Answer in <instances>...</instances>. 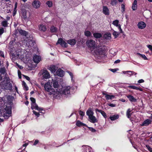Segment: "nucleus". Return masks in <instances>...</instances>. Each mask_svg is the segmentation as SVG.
I'll return each mask as SVG.
<instances>
[{"label":"nucleus","instance_id":"obj_47","mask_svg":"<svg viewBox=\"0 0 152 152\" xmlns=\"http://www.w3.org/2000/svg\"><path fill=\"white\" fill-rule=\"evenodd\" d=\"M121 6V11H122V12H124L125 11V5L124 4H122Z\"/></svg>","mask_w":152,"mask_h":152},{"label":"nucleus","instance_id":"obj_59","mask_svg":"<svg viewBox=\"0 0 152 152\" xmlns=\"http://www.w3.org/2000/svg\"><path fill=\"white\" fill-rule=\"evenodd\" d=\"M24 77H25V78L28 80V81H29L30 80V78H29V77H28V76H26V75H24Z\"/></svg>","mask_w":152,"mask_h":152},{"label":"nucleus","instance_id":"obj_10","mask_svg":"<svg viewBox=\"0 0 152 152\" xmlns=\"http://www.w3.org/2000/svg\"><path fill=\"white\" fill-rule=\"evenodd\" d=\"M58 67L54 65H51L48 66V69L50 70L51 73L54 74Z\"/></svg>","mask_w":152,"mask_h":152},{"label":"nucleus","instance_id":"obj_9","mask_svg":"<svg viewBox=\"0 0 152 152\" xmlns=\"http://www.w3.org/2000/svg\"><path fill=\"white\" fill-rule=\"evenodd\" d=\"M95 52L97 56V57L98 59L103 60V58L105 57V56L104 53L101 50L99 51H96Z\"/></svg>","mask_w":152,"mask_h":152},{"label":"nucleus","instance_id":"obj_27","mask_svg":"<svg viewBox=\"0 0 152 152\" xmlns=\"http://www.w3.org/2000/svg\"><path fill=\"white\" fill-rule=\"evenodd\" d=\"M96 112L97 111L99 113H100L104 118H107V116L106 114L104 111L101 110H99L97 109H96Z\"/></svg>","mask_w":152,"mask_h":152},{"label":"nucleus","instance_id":"obj_18","mask_svg":"<svg viewBox=\"0 0 152 152\" xmlns=\"http://www.w3.org/2000/svg\"><path fill=\"white\" fill-rule=\"evenodd\" d=\"M41 57L38 56H34L33 57V60L34 62L38 64L41 60Z\"/></svg>","mask_w":152,"mask_h":152},{"label":"nucleus","instance_id":"obj_39","mask_svg":"<svg viewBox=\"0 0 152 152\" xmlns=\"http://www.w3.org/2000/svg\"><path fill=\"white\" fill-rule=\"evenodd\" d=\"M131 111V110L130 109H129L127 111L126 115L128 118H130V117L131 115V114L130 113Z\"/></svg>","mask_w":152,"mask_h":152},{"label":"nucleus","instance_id":"obj_54","mask_svg":"<svg viewBox=\"0 0 152 152\" xmlns=\"http://www.w3.org/2000/svg\"><path fill=\"white\" fill-rule=\"evenodd\" d=\"M39 142V141L38 140H36L34 142V143L33 144V145H36Z\"/></svg>","mask_w":152,"mask_h":152},{"label":"nucleus","instance_id":"obj_46","mask_svg":"<svg viewBox=\"0 0 152 152\" xmlns=\"http://www.w3.org/2000/svg\"><path fill=\"white\" fill-rule=\"evenodd\" d=\"M146 147L147 149L150 152H152V148H151L149 145H146Z\"/></svg>","mask_w":152,"mask_h":152},{"label":"nucleus","instance_id":"obj_32","mask_svg":"<svg viewBox=\"0 0 152 152\" xmlns=\"http://www.w3.org/2000/svg\"><path fill=\"white\" fill-rule=\"evenodd\" d=\"M93 35L94 38L96 39L102 37V35L100 33H94Z\"/></svg>","mask_w":152,"mask_h":152},{"label":"nucleus","instance_id":"obj_37","mask_svg":"<svg viewBox=\"0 0 152 152\" xmlns=\"http://www.w3.org/2000/svg\"><path fill=\"white\" fill-rule=\"evenodd\" d=\"M111 30L113 31V35L115 38L117 37L119 35V33L118 32L115 31L113 29H112Z\"/></svg>","mask_w":152,"mask_h":152},{"label":"nucleus","instance_id":"obj_26","mask_svg":"<svg viewBox=\"0 0 152 152\" xmlns=\"http://www.w3.org/2000/svg\"><path fill=\"white\" fill-rule=\"evenodd\" d=\"M76 125L79 127L85 126L86 127H88L85 124H84L81 122L79 120L77 121L76 123Z\"/></svg>","mask_w":152,"mask_h":152},{"label":"nucleus","instance_id":"obj_51","mask_svg":"<svg viewBox=\"0 0 152 152\" xmlns=\"http://www.w3.org/2000/svg\"><path fill=\"white\" fill-rule=\"evenodd\" d=\"M89 130L93 132H96V130L92 127H88Z\"/></svg>","mask_w":152,"mask_h":152},{"label":"nucleus","instance_id":"obj_29","mask_svg":"<svg viewBox=\"0 0 152 152\" xmlns=\"http://www.w3.org/2000/svg\"><path fill=\"white\" fill-rule=\"evenodd\" d=\"M128 88H131L133 89L139 90L140 91H143V89L142 88L135 86H128Z\"/></svg>","mask_w":152,"mask_h":152},{"label":"nucleus","instance_id":"obj_58","mask_svg":"<svg viewBox=\"0 0 152 152\" xmlns=\"http://www.w3.org/2000/svg\"><path fill=\"white\" fill-rule=\"evenodd\" d=\"M148 48L151 51H152V46L148 45L147 46Z\"/></svg>","mask_w":152,"mask_h":152},{"label":"nucleus","instance_id":"obj_53","mask_svg":"<svg viewBox=\"0 0 152 152\" xmlns=\"http://www.w3.org/2000/svg\"><path fill=\"white\" fill-rule=\"evenodd\" d=\"M68 73L69 75L70 76L71 80H72L73 78V75L72 73L71 72H68Z\"/></svg>","mask_w":152,"mask_h":152},{"label":"nucleus","instance_id":"obj_35","mask_svg":"<svg viewBox=\"0 0 152 152\" xmlns=\"http://www.w3.org/2000/svg\"><path fill=\"white\" fill-rule=\"evenodd\" d=\"M46 4L49 7H52L53 4L52 1H47L46 3Z\"/></svg>","mask_w":152,"mask_h":152},{"label":"nucleus","instance_id":"obj_12","mask_svg":"<svg viewBox=\"0 0 152 152\" xmlns=\"http://www.w3.org/2000/svg\"><path fill=\"white\" fill-rule=\"evenodd\" d=\"M60 44L62 46L66 48L67 46V44L61 38L58 39L56 44Z\"/></svg>","mask_w":152,"mask_h":152},{"label":"nucleus","instance_id":"obj_52","mask_svg":"<svg viewBox=\"0 0 152 152\" xmlns=\"http://www.w3.org/2000/svg\"><path fill=\"white\" fill-rule=\"evenodd\" d=\"M16 66L18 68H19L20 69H22L23 68V67L22 66L20 65L17 63H16Z\"/></svg>","mask_w":152,"mask_h":152},{"label":"nucleus","instance_id":"obj_19","mask_svg":"<svg viewBox=\"0 0 152 152\" xmlns=\"http://www.w3.org/2000/svg\"><path fill=\"white\" fill-rule=\"evenodd\" d=\"M88 118L89 121L92 123H95L97 122L98 121L95 117L93 115L90 116L88 117Z\"/></svg>","mask_w":152,"mask_h":152},{"label":"nucleus","instance_id":"obj_48","mask_svg":"<svg viewBox=\"0 0 152 152\" xmlns=\"http://www.w3.org/2000/svg\"><path fill=\"white\" fill-rule=\"evenodd\" d=\"M132 8L133 10H136L137 9V5L132 4Z\"/></svg>","mask_w":152,"mask_h":152},{"label":"nucleus","instance_id":"obj_33","mask_svg":"<svg viewBox=\"0 0 152 152\" xmlns=\"http://www.w3.org/2000/svg\"><path fill=\"white\" fill-rule=\"evenodd\" d=\"M18 31L20 34L25 36H26L27 34V33L26 31L21 29H19Z\"/></svg>","mask_w":152,"mask_h":152},{"label":"nucleus","instance_id":"obj_6","mask_svg":"<svg viewBox=\"0 0 152 152\" xmlns=\"http://www.w3.org/2000/svg\"><path fill=\"white\" fill-rule=\"evenodd\" d=\"M12 113L11 106H6L3 112V117L5 119H8L11 115Z\"/></svg>","mask_w":152,"mask_h":152},{"label":"nucleus","instance_id":"obj_63","mask_svg":"<svg viewBox=\"0 0 152 152\" xmlns=\"http://www.w3.org/2000/svg\"><path fill=\"white\" fill-rule=\"evenodd\" d=\"M121 61V60L119 59L117 60L114 62V63L117 64L119 63Z\"/></svg>","mask_w":152,"mask_h":152},{"label":"nucleus","instance_id":"obj_36","mask_svg":"<svg viewBox=\"0 0 152 152\" xmlns=\"http://www.w3.org/2000/svg\"><path fill=\"white\" fill-rule=\"evenodd\" d=\"M85 35L87 37H89L91 35V32L88 31H85L84 32Z\"/></svg>","mask_w":152,"mask_h":152},{"label":"nucleus","instance_id":"obj_7","mask_svg":"<svg viewBox=\"0 0 152 152\" xmlns=\"http://www.w3.org/2000/svg\"><path fill=\"white\" fill-rule=\"evenodd\" d=\"M31 101L32 102L31 104V108L32 110L35 109L39 111V113H41L40 111L43 110V109L41 107H39L38 105L35 103V99L33 98H30Z\"/></svg>","mask_w":152,"mask_h":152},{"label":"nucleus","instance_id":"obj_44","mask_svg":"<svg viewBox=\"0 0 152 152\" xmlns=\"http://www.w3.org/2000/svg\"><path fill=\"white\" fill-rule=\"evenodd\" d=\"M137 54L140 55L143 58L144 60H147L148 58L147 57L145 56V55L143 54H141L139 53H137Z\"/></svg>","mask_w":152,"mask_h":152},{"label":"nucleus","instance_id":"obj_50","mask_svg":"<svg viewBox=\"0 0 152 152\" xmlns=\"http://www.w3.org/2000/svg\"><path fill=\"white\" fill-rule=\"evenodd\" d=\"M79 114L82 117L85 114L84 112L80 110L79 112Z\"/></svg>","mask_w":152,"mask_h":152},{"label":"nucleus","instance_id":"obj_38","mask_svg":"<svg viewBox=\"0 0 152 152\" xmlns=\"http://www.w3.org/2000/svg\"><path fill=\"white\" fill-rule=\"evenodd\" d=\"M128 73H127V74L128 75V76H131L133 75H135L137 74V73L133 71H128Z\"/></svg>","mask_w":152,"mask_h":152},{"label":"nucleus","instance_id":"obj_14","mask_svg":"<svg viewBox=\"0 0 152 152\" xmlns=\"http://www.w3.org/2000/svg\"><path fill=\"white\" fill-rule=\"evenodd\" d=\"M40 2L38 0H34L32 3V5L33 7L36 9L39 8L40 5Z\"/></svg>","mask_w":152,"mask_h":152},{"label":"nucleus","instance_id":"obj_61","mask_svg":"<svg viewBox=\"0 0 152 152\" xmlns=\"http://www.w3.org/2000/svg\"><path fill=\"white\" fill-rule=\"evenodd\" d=\"M10 15L9 16V15H8L7 17H6V20H7V21H9L10 19Z\"/></svg>","mask_w":152,"mask_h":152},{"label":"nucleus","instance_id":"obj_15","mask_svg":"<svg viewBox=\"0 0 152 152\" xmlns=\"http://www.w3.org/2000/svg\"><path fill=\"white\" fill-rule=\"evenodd\" d=\"M20 50L18 51V53L17 54V55L20 58H24L26 55L25 53L26 52V51L25 50Z\"/></svg>","mask_w":152,"mask_h":152},{"label":"nucleus","instance_id":"obj_11","mask_svg":"<svg viewBox=\"0 0 152 152\" xmlns=\"http://www.w3.org/2000/svg\"><path fill=\"white\" fill-rule=\"evenodd\" d=\"M119 21L117 20L113 21V24L115 26L118 27L119 30L120 31V33H122L123 31L121 28V25L119 24Z\"/></svg>","mask_w":152,"mask_h":152},{"label":"nucleus","instance_id":"obj_5","mask_svg":"<svg viewBox=\"0 0 152 152\" xmlns=\"http://www.w3.org/2000/svg\"><path fill=\"white\" fill-rule=\"evenodd\" d=\"M51 85L54 88V90L55 93V96H57V91H58V90L60 89V86L59 85L58 81L56 79L52 78V81L51 82Z\"/></svg>","mask_w":152,"mask_h":152},{"label":"nucleus","instance_id":"obj_34","mask_svg":"<svg viewBox=\"0 0 152 152\" xmlns=\"http://www.w3.org/2000/svg\"><path fill=\"white\" fill-rule=\"evenodd\" d=\"M50 31L52 33L56 32L57 30V28L53 26H52L50 28Z\"/></svg>","mask_w":152,"mask_h":152},{"label":"nucleus","instance_id":"obj_3","mask_svg":"<svg viewBox=\"0 0 152 152\" xmlns=\"http://www.w3.org/2000/svg\"><path fill=\"white\" fill-rule=\"evenodd\" d=\"M45 90L49 92L50 95H53L54 97H55V92L54 88H52V86L50 85V83L49 80L44 85Z\"/></svg>","mask_w":152,"mask_h":152},{"label":"nucleus","instance_id":"obj_2","mask_svg":"<svg viewBox=\"0 0 152 152\" xmlns=\"http://www.w3.org/2000/svg\"><path fill=\"white\" fill-rule=\"evenodd\" d=\"M10 80L9 77H5L2 82V86L6 90H11L12 89V85L10 82Z\"/></svg>","mask_w":152,"mask_h":152},{"label":"nucleus","instance_id":"obj_25","mask_svg":"<svg viewBox=\"0 0 152 152\" xmlns=\"http://www.w3.org/2000/svg\"><path fill=\"white\" fill-rule=\"evenodd\" d=\"M104 95H105V98L107 100L112 99L115 98V96L113 95H111L108 94H103Z\"/></svg>","mask_w":152,"mask_h":152},{"label":"nucleus","instance_id":"obj_43","mask_svg":"<svg viewBox=\"0 0 152 152\" xmlns=\"http://www.w3.org/2000/svg\"><path fill=\"white\" fill-rule=\"evenodd\" d=\"M6 72V70L4 68H2L0 69V72L2 74H4Z\"/></svg>","mask_w":152,"mask_h":152},{"label":"nucleus","instance_id":"obj_62","mask_svg":"<svg viewBox=\"0 0 152 152\" xmlns=\"http://www.w3.org/2000/svg\"><path fill=\"white\" fill-rule=\"evenodd\" d=\"M17 7V2L15 3V8L14 9V11H16V9Z\"/></svg>","mask_w":152,"mask_h":152},{"label":"nucleus","instance_id":"obj_64","mask_svg":"<svg viewBox=\"0 0 152 152\" xmlns=\"http://www.w3.org/2000/svg\"><path fill=\"white\" fill-rule=\"evenodd\" d=\"M14 87H15V90L18 93V88L17 87L15 86H14Z\"/></svg>","mask_w":152,"mask_h":152},{"label":"nucleus","instance_id":"obj_57","mask_svg":"<svg viewBox=\"0 0 152 152\" xmlns=\"http://www.w3.org/2000/svg\"><path fill=\"white\" fill-rule=\"evenodd\" d=\"M108 105L110 107H113L115 106L116 105L115 104H109Z\"/></svg>","mask_w":152,"mask_h":152},{"label":"nucleus","instance_id":"obj_55","mask_svg":"<svg viewBox=\"0 0 152 152\" xmlns=\"http://www.w3.org/2000/svg\"><path fill=\"white\" fill-rule=\"evenodd\" d=\"M0 56L3 57H4V53L1 50H0Z\"/></svg>","mask_w":152,"mask_h":152},{"label":"nucleus","instance_id":"obj_40","mask_svg":"<svg viewBox=\"0 0 152 152\" xmlns=\"http://www.w3.org/2000/svg\"><path fill=\"white\" fill-rule=\"evenodd\" d=\"M22 85H23V86L24 87V89L25 90L27 91L28 90V87L27 86L26 83L25 82H23Z\"/></svg>","mask_w":152,"mask_h":152},{"label":"nucleus","instance_id":"obj_4","mask_svg":"<svg viewBox=\"0 0 152 152\" xmlns=\"http://www.w3.org/2000/svg\"><path fill=\"white\" fill-rule=\"evenodd\" d=\"M87 46L92 51L97 48V45L95 41L92 39H88L86 42Z\"/></svg>","mask_w":152,"mask_h":152},{"label":"nucleus","instance_id":"obj_20","mask_svg":"<svg viewBox=\"0 0 152 152\" xmlns=\"http://www.w3.org/2000/svg\"><path fill=\"white\" fill-rule=\"evenodd\" d=\"M151 123V121L149 119H148L145 120L142 124L141 125L142 126H146L148 125Z\"/></svg>","mask_w":152,"mask_h":152},{"label":"nucleus","instance_id":"obj_60","mask_svg":"<svg viewBox=\"0 0 152 152\" xmlns=\"http://www.w3.org/2000/svg\"><path fill=\"white\" fill-rule=\"evenodd\" d=\"M144 82V81L143 80V79H140V80H139L138 81V82L139 83H143V82Z\"/></svg>","mask_w":152,"mask_h":152},{"label":"nucleus","instance_id":"obj_1","mask_svg":"<svg viewBox=\"0 0 152 152\" xmlns=\"http://www.w3.org/2000/svg\"><path fill=\"white\" fill-rule=\"evenodd\" d=\"M70 86H65L62 87L58 91H57V97L60 95H64L66 96H68L70 94Z\"/></svg>","mask_w":152,"mask_h":152},{"label":"nucleus","instance_id":"obj_42","mask_svg":"<svg viewBox=\"0 0 152 152\" xmlns=\"http://www.w3.org/2000/svg\"><path fill=\"white\" fill-rule=\"evenodd\" d=\"M22 15L23 18L24 19H26L27 18L26 11H25L23 12L22 13Z\"/></svg>","mask_w":152,"mask_h":152},{"label":"nucleus","instance_id":"obj_45","mask_svg":"<svg viewBox=\"0 0 152 152\" xmlns=\"http://www.w3.org/2000/svg\"><path fill=\"white\" fill-rule=\"evenodd\" d=\"M33 112L34 114L35 115V116H37V118L39 117L40 115L39 113L37 112L34 110H33Z\"/></svg>","mask_w":152,"mask_h":152},{"label":"nucleus","instance_id":"obj_30","mask_svg":"<svg viewBox=\"0 0 152 152\" xmlns=\"http://www.w3.org/2000/svg\"><path fill=\"white\" fill-rule=\"evenodd\" d=\"M86 114L88 117L93 115L94 113L91 110V109L89 108L86 111Z\"/></svg>","mask_w":152,"mask_h":152},{"label":"nucleus","instance_id":"obj_22","mask_svg":"<svg viewBox=\"0 0 152 152\" xmlns=\"http://www.w3.org/2000/svg\"><path fill=\"white\" fill-rule=\"evenodd\" d=\"M76 40L74 39H69L67 41L68 44H70L71 45H74L76 42Z\"/></svg>","mask_w":152,"mask_h":152},{"label":"nucleus","instance_id":"obj_49","mask_svg":"<svg viewBox=\"0 0 152 152\" xmlns=\"http://www.w3.org/2000/svg\"><path fill=\"white\" fill-rule=\"evenodd\" d=\"M4 32V29L3 28H0V35H1Z\"/></svg>","mask_w":152,"mask_h":152},{"label":"nucleus","instance_id":"obj_41","mask_svg":"<svg viewBox=\"0 0 152 152\" xmlns=\"http://www.w3.org/2000/svg\"><path fill=\"white\" fill-rule=\"evenodd\" d=\"M117 3V1L116 0H111L110 4L112 6L115 5Z\"/></svg>","mask_w":152,"mask_h":152},{"label":"nucleus","instance_id":"obj_56","mask_svg":"<svg viewBox=\"0 0 152 152\" xmlns=\"http://www.w3.org/2000/svg\"><path fill=\"white\" fill-rule=\"evenodd\" d=\"M118 69H111L110 70L113 72H115Z\"/></svg>","mask_w":152,"mask_h":152},{"label":"nucleus","instance_id":"obj_28","mask_svg":"<svg viewBox=\"0 0 152 152\" xmlns=\"http://www.w3.org/2000/svg\"><path fill=\"white\" fill-rule=\"evenodd\" d=\"M83 152H92L91 147L88 146H85Z\"/></svg>","mask_w":152,"mask_h":152},{"label":"nucleus","instance_id":"obj_17","mask_svg":"<svg viewBox=\"0 0 152 152\" xmlns=\"http://www.w3.org/2000/svg\"><path fill=\"white\" fill-rule=\"evenodd\" d=\"M56 74L58 76L62 77L64 76V71L60 69H58L56 72Z\"/></svg>","mask_w":152,"mask_h":152},{"label":"nucleus","instance_id":"obj_16","mask_svg":"<svg viewBox=\"0 0 152 152\" xmlns=\"http://www.w3.org/2000/svg\"><path fill=\"white\" fill-rule=\"evenodd\" d=\"M39 30L41 31L45 32L47 30L46 26L43 24H41L39 25Z\"/></svg>","mask_w":152,"mask_h":152},{"label":"nucleus","instance_id":"obj_8","mask_svg":"<svg viewBox=\"0 0 152 152\" xmlns=\"http://www.w3.org/2000/svg\"><path fill=\"white\" fill-rule=\"evenodd\" d=\"M40 75L44 79H48L50 77V75L49 72L46 69H43L41 71Z\"/></svg>","mask_w":152,"mask_h":152},{"label":"nucleus","instance_id":"obj_31","mask_svg":"<svg viewBox=\"0 0 152 152\" xmlns=\"http://www.w3.org/2000/svg\"><path fill=\"white\" fill-rule=\"evenodd\" d=\"M119 117V115H113L110 116V118L111 121H115L118 119Z\"/></svg>","mask_w":152,"mask_h":152},{"label":"nucleus","instance_id":"obj_24","mask_svg":"<svg viewBox=\"0 0 152 152\" xmlns=\"http://www.w3.org/2000/svg\"><path fill=\"white\" fill-rule=\"evenodd\" d=\"M126 96L131 102H135L137 101V100L136 99L134 98V96L131 95H128L127 96Z\"/></svg>","mask_w":152,"mask_h":152},{"label":"nucleus","instance_id":"obj_21","mask_svg":"<svg viewBox=\"0 0 152 152\" xmlns=\"http://www.w3.org/2000/svg\"><path fill=\"white\" fill-rule=\"evenodd\" d=\"M103 12L105 15H109V10L107 7L106 6H104L103 7Z\"/></svg>","mask_w":152,"mask_h":152},{"label":"nucleus","instance_id":"obj_13","mask_svg":"<svg viewBox=\"0 0 152 152\" xmlns=\"http://www.w3.org/2000/svg\"><path fill=\"white\" fill-rule=\"evenodd\" d=\"M137 26L139 29H143L146 27V24L144 22L141 21L138 23Z\"/></svg>","mask_w":152,"mask_h":152},{"label":"nucleus","instance_id":"obj_23","mask_svg":"<svg viewBox=\"0 0 152 152\" xmlns=\"http://www.w3.org/2000/svg\"><path fill=\"white\" fill-rule=\"evenodd\" d=\"M1 18L3 19V20L1 21V25L4 27H7L8 24V21L2 17H1Z\"/></svg>","mask_w":152,"mask_h":152}]
</instances>
